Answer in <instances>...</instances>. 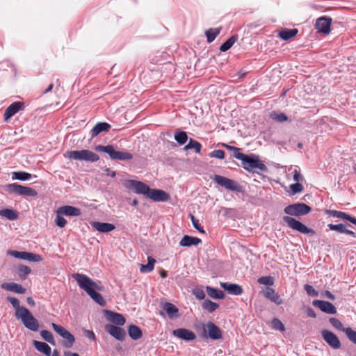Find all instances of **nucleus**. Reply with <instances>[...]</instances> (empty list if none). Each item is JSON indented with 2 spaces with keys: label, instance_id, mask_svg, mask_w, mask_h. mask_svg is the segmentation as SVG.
<instances>
[{
  "label": "nucleus",
  "instance_id": "nucleus-1",
  "mask_svg": "<svg viewBox=\"0 0 356 356\" xmlns=\"http://www.w3.org/2000/svg\"><path fill=\"white\" fill-rule=\"evenodd\" d=\"M72 277L76 281L79 286L84 290L86 293L97 303L101 306L105 305V300L101 294L96 291H102L103 287L97 282L92 280L84 274L74 273Z\"/></svg>",
  "mask_w": 356,
  "mask_h": 356
},
{
  "label": "nucleus",
  "instance_id": "nucleus-2",
  "mask_svg": "<svg viewBox=\"0 0 356 356\" xmlns=\"http://www.w3.org/2000/svg\"><path fill=\"white\" fill-rule=\"evenodd\" d=\"M234 150V156L236 159L241 161L242 166L246 170L250 171L253 169H259L262 172L267 171V167L260 161L257 156H248L240 152V149L235 147H229Z\"/></svg>",
  "mask_w": 356,
  "mask_h": 356
},
{
  "label": "nucleus",
  "instance_id": "nucleus-3",
  "mask_svg": "<svg viewBox=\"0 0 356 356\" xmlns=\"http://www.w3.org/2000/svg\"><path fill=\"white\" fill-rule=\"evenodd\" d=\"M64 156L71 160L87 162H95L99 159L96 153L88 149L68 151L64 154Z\"/></svg>",
  "mask_w": 356,
  "mask_h": 356
},
{
  "label": "nucleus",
  "instance_id": "nucleus-4",
  "mask_svg": "<svg viewBox=\"0 0 356 356\" xmlns=\"http://www.w3.org/2000/svg\"><path fill=\"white\" fill-rule=\"evenodd\" d=\"M95 150L100 152H104L109 155L110 158L113 160H131L133 158L131 154L128 152L117 151L112 145H97L95 147Z\"/></svg>",
  "mask_w": 356,
  "mask_h": 356
},
{
  "label": "nucleus",
  "instance_id": "nucleus-5",
  "mask_svg": "<svg viewBox=\"0 0 356 356\" xmlns=\"http://www.w3.org/2000/svg\"><path fill=\"white\" fill-rule=\"evenodd\" d=\"M16 317L20 319L23 325L31 331H37L39 327L38 320L31 314L28 309H20Z\"/></svg>",
  "mask_w": 356,
  "mask_h": 356
},
{
  "label": "nucleus",
  "instance_id": "nucleus-6",
  "mask_svg": "<svg viewBox=\"0 0 356 356\" xmlns=\"http://www.w3.org/2000/svg\"><path fill=\"white\" fill-rule=\"evenodd\" d=\"M51 326L54 329V330L59 334L62 338H63L65 341L63 342V346L66 348H71L74 341L75 337L72 334H71L68 330L62 327L60 325L52 323Z\"/></svg>",
  "mask_w": 356,
  "mask_h": 356
},
{
  "label": "nucleus",
  "instance_id": "nucleus-7",
  "mask_svg": "<svg viewBox=\"0 0 356 356\" xmlns=\"http://www.w3.org/2000/svg\"><path fill=\"white\" fill-rule=\"evenodd\" d=\"M284 221L288 225V226L298 231L302 234H314V231L312 229L308 228L306 225H305L301 222L297 220L296 219L290 217V216H284L283 217Z\"/></svg>",
  "mask_w": 356,
  "mask_h": 356
},
{
  "label": "nucleus",
  "instance_id": "nucleus-8",
  "mask_svg": "<svg viewBox=\"0 0 356 356\" xmlns=\"http://www.w3.org/2000/svg\"><path fill=\"white\" fill-rule=\"evenodd\" d=\"M124 186L128 189H132L137 194H142L147 197L150 188L145 184L140 181L132 179L127 180L124 182Z\"/></svg>",
  "mask_w": 356,
  "mask_h": 356
},
{
  "label": "nucleus",
  "instance_id": "nucleus-9",
  "mask_svg": "<svg viewBox=\"0 0 356 356\" xmlns=\"http://www.w3.org/2000/svg\"><path fill=\"white\" fill-rule=\"evenodd\" d=\"M310 211V207L304 203L291 204L284 209L286 214L296 216L307 214Z\"/></svg>",
  "mask_w": 356,
  "mask_h": 356
},
{
  "label": "nucleus",
  "instance_id": "nucleus-10",
  "mask_svg": "<svg viewBox=\"0 0 356 356\" xmlns=\"http://www.w3.org/2000/svg\"><path fill=\"white\" fill-rule=\"evenodd\" d=\"M10 192L17 195L33 197L37 195V192L32 188L24 186L18 184H11L8 186Z\"/></svg>",
  "mask_w": 356,
  "mask_h": 356
},
{
  "label": "nucleus",
  "instance_id": "nucleus-11",
  "mask_svg": "<svg viewBox=\"0 0 356 356\" xmlns=\"http://www.w3.org/2000/svg\"><path fill=\"white\" fill-rule=\"evenodd\" d=\"M9 254L15 258L27 260L30 261L38 262L42 260V257L40 254H33L27 252L10 251Z\"/></svg>",
  "mask_w": 356,
  "mask_h": 356
},
{
  "label": "nucleus",
  "instance_id": "nucleus-12",
  "mask_svg": "<svg viewBox=\"0 0 356 356\" xmlns=\"http://www.w3.org/2000/svg\"><path fill=\"white\" fill-rule=\"evenodd\" d=\"M323 339L334 349H339L341 343L336 334L328 330H323L321 332Z\"/></svg>",
  "mask_w": 356,
  "mask_h": 356
},
{
  "label": "nucleus",
  "instance_id": "nucleus-13",
  "mask_svg": "<svg viewBox=\"0 0 356 356\" xmlns=\"http://www.w3.org/2000/svg\"><path fill=\"white\" fill-rule=\"evenodd\" d=\"M213 181L228 190H238V184L234 180L225 177H222L221 175H215L213 177Z\"/></svg>",
  "mask_w": 356,
  "mask_h": 356
},
{
  "label": "nucleus",
  "instance_id": "nucleus-14",
  "mask_svg": "<svg viewBox=\"0 0 356 356\" xmlns=\"http://www.w3.org/2000/svg\"><path fill=\"white\" fill-rule=\"evenodd\" d=\"M105 330L109 334L119 341H124L125 339L126 332L120 327L108 324L106 325Z\"/></svg>",
  "mask_w": 356,
  "mask_h": 356
},
{
  "label": "nucleus",
  "instance_id": "nucleus-15",
  "mask_svg": "<svg viewBox=\"0 0 356 356\" xmlns=\"http://www.w3.org/2000/svg\"><path fill=\"white\" fill-rule=\"evenodd\" d=\"M313 305L319 308L323 312L328 314H335L337 309L331 302L324 300H315L312 302Z\"/></svg>",
  "mask_w": 356,
  "mask_h": 356
},
{
  "label": "nucleus",
  "instance_id": "nucleus-16",
  "mask_svg": "<svg viewBox=\"0 0 356 356\" xmlns=\"http://www.w3.org/2000/svg\"><path fill=\"white\" fill-rule=\"evenodd\" d=\"M155 202H166L170 195L164 191L160 189H149L147 197Z\"/></svg>",
  "mask_w": 356,
  "mask_h": 356
},
{
  "label": "nucleus",
  "instance_id": "nucleus-17",
  "mask_svg": "<svg viewBox=\"0 0 356 356\" xmlns=\"http://www.w3.org/2000/svg\"><path fill=\"white\" fill-rule=\"evenodd\" d=\"M172 334L175 337L188 341H193L196 338L193 332L185 328L176 329L172 331Z\"/></svg>",
  "mask_w": 356,
  "mask_h": 356
},
{
  "label": "nucleus",
  "instance_id": "nucleus-18",
  "mask_svg": "<svg viewBox=\"0 0 356 356\" xmlns=\"http://www.w3.org/2000/svg\"><path fill=\"white\" fill-rule=\"evenodd\" d=\"M24 107V104L20 102H15L11 104L5 111L4 113V118L6 120L10 118L15 113H17L20 110H22Z\"/></svg>",
  "mask_w": 356,
  "mask_h": 356
},
{
  "label": "nucleus",
  "instance_id": "nucleus-19",
  "mask_svg": "<svg viewBox=\"0 0 356 356\" xmlns=\"http://www.w3.org/2000/svg\"><path fill=\"white\" fill-rule=\"evenodd\" d=\"M264 296L266 298L276 305H281L283 301L280 296L275 292V291L270 287H266L264 290Z\"/></svg>",
  "mask_w": 356,
  "mask_h": 356
},
{
  "label": "nucleus",
  "instance_id": "nucleus-20",
  "mask_svg": "<svg viewBox=\"0 0 356 356\" xmlns=\"http://www.w3.org/2000/svg\"><path fill=\"white\" fill-rule=\"evenodd\" d=\"M206 327L208 331L209 337L211 339L216 340L222 338L221 330L213 323L209 321L206 324Z\"/></svg>",
  "mask_w": 356,
  "mask_h": 356
},
{
  "label": "nucleus",
  "instance_id": "nucleus-21",
  "mask_svg": "<svg viewBox=\"0 0 356 356\" xmlns=\"http://www.w3.org/2000/svg\"><path fill=\"white\" fill-rule=\"evenodd\" d=\"M91 226L102 233H108L115 229V225L108 222H93L91 223Z\"/></svg>",
  "mask_w": 356,
  "mask_h": 356
},
{
  "label": "nucleus",
  "instance_id": "nucleus-22",
  "mask_svg": "<svg viewBox=\"0 0 356 356\" xmlns=\"http://www.w3.org/2000/svg\"><path fill=\"white\" fill-rule=\"evenodd\" d=\"M60 213H63L67 216H79L81 214L80 209L72 207V206H63L58 209Z\"/></svg>",
  "mask_w": 356,
  "mask_h": 356
},
{
  "label": "nucleus",
  "instance_id": "nucleus-23",
  "mask_svg": "<svg viewBox=\"0 0 356 356\" xmlns=\"http://www.w3.org/2000/svg\"><path fill=\"white\" fill-rule=\"evenodd\" d=\"M220 286L229 294L241 295L243 293V289L236 284H230L227 282H221Z\"/></svg>",
  "mask_w": 356,
  "mask_h": 356
},
{
  "label": "nucleus",
  "instance_id": "nucleus-24",
  "mask_svg": "<svg viewBox=\"0 0 356 356\" xmlns=\"http://www.w3.org/2000/svg\"><path fill=\"white\" fill-rule=\"evenodd\" d=\"M1 286L6 291H13L19 294H23L26 291V289L23 288L22 285L15 282H4L1 285Z\"/></svg>",
  "mask_w": 356,
  "mask_h": 356
},
{
  "label": "nucleus",
  "instance_id": "nucleus-25",
  "mask_svg": "<svg viewBox=\"0 0 356 356\" xmlns=\"http://www.w3.org/2000/svg\"><path fill=\"white\" fill-rule=\"evenodd\" d=\"M298 33L297 29H282L277 31V35L283 40H289L294 38Z\"/></svg>",
  "mask_w": 356,
  "mask_h": 356
},
{
  "label": "nucleus",
  "instance_id": "nucleus-26",
  "mask_svg": "<svg viewBox=\"0 0 356 356\" xmlns=\"http://www.w3.org/2000/svg\"><path fill=\"white\" fill-rule=\"evenodd\" d=\"M111 125L106 122H98L90 131L91 138H95L100 133L108 131Z\"/></svg>",
  "mask_w": 356,
  "mask_h": 356
},
{
  "label": "nucleus",
  "instance_id": "nucleus-27",
  "mask_svg": "<svg viewBox=\"0 0 356 356\" xmlns=\"http://www.w3.org/2000/svg\"><path fill=\"white\" fill-rule=\"evenodd\" d=\"M106 313L108 320L113 323L120 326L124 325L126 321L122 314L108 311H107Z\"/></svg>",
  "mask_w": 356,
  "mask_h": 356
},
{
  "label": "nucleus",
  "instance_id": "nucleus-28",
  "mask_svg": "<svg viewBox=\"0 0 356 356\" xmlns=\"http://www.w3.org/2000/svg\"><path fill=\"white\" fill-rule=\"evenodd\" d=\"M201 242L202 241L199 238L185 235L180 241L179 245L182 247H190L192 245H197Z\"/></svg>",
  "mask_w": 356,
  "mask_h": 356
},
{
  "label": "nucleus",
  "instance_id": "nucleus-29",
  "mask_svg": "<svg viewBox=\"0 0 356 356\" xmlns=\"http://www.w3.org/2000/svg\"><path fill=\"white\" fill-rule=\"evenodd\" d=\"M33 344L39 352L44 354L46 356L51 355V349L47 343L34 340Z\"/></svg>",
  "mask_w": 356,
  "mask_h": 356
},
{
  "label": "nucleus",
  "instance_id": "nucleus-30",
  "mask_svg": "<svg viewBox=\"0 0 356 356\" xmlns=\"http://www.w3.org/2000/svg\"><path fill=\"white\" fill-rule=\"evenodd\" d=\"M163 309L170 318H174L178 316V309L173 304L167 302L163 305Z\"/></svg>",
  "mask_w": 356,
  "mask_h": 356
},
{
  "label": "nucleus",
  "instance_id": "nucleus-31",
  "mask_svg": "<svg viewBox=\"0 0 356 356\" xmlns=\"http://www.w3.org/2000/svg\"><path fill=\"white\" fill-rule=\"evenodd\" d=\"M206 291L209 296L214 299H223L225 294L222 291L212 288L211 286H206Z\"/></svg>",
  "mask_w": 356,
  "mask_h": 356
},
{
  "label": "nucleus",
  "instance_id": "nucleus-32",
  "mask_svg": "<svg viewBox=\"0 0 356 356\" xmlns=\"http://www.w3.org/2000/svg\"><path fill=\"white\" fill-rule=\"evenodd\" d=\"M156 263V259L153 257L149 256L147 257V264H141L140 267V270L141 273H149L154 270V264Z\"/></svg>",
  "mask_w": 356,
  "mask_h": 356
},
{
  "label": "nucleus",
  "instance_id": "nucleus-33",
  "mask_svg": "<svg viewBox=\"0 0 356 356\" xmlns=\"http://www.w3.org/2000/svg\"><path fill=\"white\" fill-rule=\"evenodd\" d=\"M128 332L129 337L134 339L137 340L142 337L141 330L136 325H131L128 327Z\"/></svg>",
  "mask_w": 356,
  "mask_h": 356
},
{
  "label": "nucleus",
  "instance_id": "nucleus-34",
  "mask_svg": "<svg viewBox=\"0 0 356 356\" xmlns=\"http://www.w3.org/2000/svg\"><path fill=\"white\" fill-rule=\"evenodd\" d=\"M0 216L8 220H13L18 218V213L13 209H4L0 210Z\"/></svg>",
  "mask_w": 356,
  "mask_h": 356
},
{
  "label": "nucleus",
  "instance_id": "nucleus-35",
  "mask_svg": "<svg viewBox=\"0 0 356 356\" xmlns=\"http://www.w3.org/2000/svg\"><path fill=\"white\" fill-rule=\"evenodd\" d=\"M220 28L209 29L205 31V35L208 42H213L216 36L220 32Z\"/></svg>",
  "mask_w": 356,
  "mask_h": 356
},
{
  "label": "nucleus",
  "instance_id": "nucleus-36",
  "mask_svg": "<svg viewBox=\"0 0 356 356\" xmlns=\"http://www.w3.org/2000/svg\"><path fill=\"white\" fill-rule=\"evenodd\" d=\"M201 148L202 145L199 142L190 138L188 143L184 146V149L185 150L194 149L197 153L200 154Z\"/></svg>",
  "mask_w": 356,
  "mask_h": 356
},
{
  "label": "nucleus",
  "instance_id": "nucleus-37",
  "mask_svg": "<svg viewBox=\"0 0 356 356\" xmlns=\"http://www.w3.org/2000/svg\"><path fill=\"white\" fill-rule=\"evenodd\" d=\"M237 40V35L232 36L220 47V50L222 52L227 51L233 46V44L236 42Z\"/></svg>",
  "mask_w": 356,
  "mask_h": 356
},
{
  "label": "nucleus",
  "instance_id": "nucleus-38",
  "mask_svg": "<svg viewBox=\"0 0 356 356\" xmlns=\"http://www.w3.org/2000/svg\"><path fill=\"white\" fill-rule=\"evenodd\" d=\"M270 118L277 122H284L288 120V117L283 113L273 111L270 114Z\"/></svg>",
  "mask_w": 356,
  "mask_h": 356
},
{
  "label": "nucleus",
  "instance_id": "nucleus-39",
  "mask_svg": "<svg viewBox=\"0 0 356 356\" xmlns=\"http://www.w3.org/2000/svg\"><path fill=\"white\" fill-rule=\"evenodd\" d=\"M202 307L204 309L211 313V312H214L218 307V305L216 302H212L210 300H205L203 302Z\"/></svg>",
  "mask_w": 356,
  "mask_h": 356
},
{
  "label": "nucleus",
  "instance_id": "nucleus-40",
  "mask_svg": "<svg viewBox=\"0 0 356 356\" xmlns=\"http://www.w3.org/2000/svg\"><path fill=\"white\" fill-rule=\"evenodd\" d=\"M175 139L179 145H184L188 140V136L185 131H177L175 134Z\"/></svg>",
  "mask_w": 356,
  "mask_h": 356
},
{
  "label": "nucleus",
  "instance_id": "nucleus-41",
  "mask_svg": "<svg viewBox=\"0 0 356 356\" xmlns=\"http://www.w3.org/2000/svg\"><path fill=\"white\" fill-rule=\"evenodd\" d=\"M40 335L44 341H47L50 344H56L54 336L51 332L44 330L40 332Z\"/></svg>",
  "mask_w": 356,
  "mask_h": 356
},
{
  "label": "nucleus",
  "instance_id": "nucleus-42",
  "mask_svg": "<svg viewBox=\"0 0 356 356\" xmlns=\"http://www.w3.org/2000/svg\"><path fill=\"white\" fill-rule=\"evenodd\" d=\"M31 177V175L26 172H14L13 173V179L21 181L29 180Z\"/></svg>",
  "mask_w": 356,
  "mask_h": 356
},
{
  "label": "nucleus",
  "instance_id": "nucleus-43",
  "mask_svg": "<svg viewBox=\"0 0 356 356\" xmlns=\"http://www.w3.org/2000/svg\"><path fill=\"white\" fill-rule=\"evenodd\" d=\"M331 24H315V29L318 33L323 34H328L330 32Z\"/></svg>",
  "mask_w": 356,
  "mask_h": 356
},
{
  "label": "nucleus",
  "instance_id": "nucleus-44",
  "mask_svg": "<svg viewBox=\"0 0 356 356\" xmlns=\"http://www.w3.org/2000/svg\"><path fill=\"white\" fill-rule=\"evenodd\" d=\"M64 216L63 213H59V210L57 209L56 215L55 218V223L59 227H64L67 224V220L63 218Z\"/></svg>",
  "mask_w": 356,
  "mask_h": 356
},
{
  "label": "nucleus",
  "instance_id": "nucleus-45",
  "mask_svg": "<svg viewBox=\"0 0 356 356\" xmlns=\"http://www.w3.org/2000/svg\"><path fill=\"white\" fill-rule=\"evenodd\" d=\"M327 212L332 217L340 218L342 219L347 220L348 221H349V219L350 218V215H348L344 212H342V211H335V210H330Z\"/></svg>",
  "mask_w": 356,
  "mask_h": 356
},
{
  "label": "nucleus",
  "instance_id": "nucleus-46",
  "mask_svg": "<svg viewBox=\"0 0 356 356\" xmlns=\"http://www.w3.org/2000/svg\"><path fill=\"white\" fill-rule=\"evenodd\" d=\"M7 300L11 303V305L13 306V307L15 309V316L17 317V315H18V312L20 310V309H26L25 307H20L19 306V301L18 300L17 298H15V297H8L7 298Z\"/></svg>",
  "mask_w": 356,
  "mask_h": 356
},
{
  "label": "nucleus",
  "instance_id": "nucleus-47",
  "mask_svg": "<svg viewBox=\"0 0 356 356\" xmlns=\"http://www.w3.org/2000/svg\"><path fill=\"white\" fill-rule=\"evenodd\" d=\"M289 171H291L293 174V180L294 181L301 182L304 180L303 176L300 174L297 167L290 168Z\"/></svg>",
  "mask_w": 356,
  "mask_h": 356
},
{
  "label": "nucleus",
  "instance_id": "nucleus-48",
  "mask_svg": "<svg viewBox=\"0 0 356 356\" xmlns=\"http://www.w3.org/2000/svg\"><path fill=\"white\" fill-rule=\"evenodd\" d=\"M271 327H273V329L280 330L281 332H284L285 330V327L284 324L282 323L280 320L276 318L272 320Z\"/></svg>",
  "mask_w": 356,
  "mask_h": 356
},
{
  "label": "nucleus",
  "instance_id": "nucleus-49",
  "mask_svg": "<svg viewBox=\"0 0 356 356\" xmlns=\"http://www.w3.org/2000/svg\"><path fill=\"white\" fill-rule=\"evenodd\" d=\"M258 283L266 286H271L274 284V280L270 276L261 277L257 280Z\"/></svg>",
  "mask_w": 356,
  "mask_h": 356
},
{
  "label": "nucleus",
  "instance_id": "nucleus-50",
  "mask_svg": "<svg viewBox=\"0 0 356 356\" xmlns=\"http://www.w3.org/2000/svg\"><path fill=\"white\" fill-rule=\"evenodd\" d=\"M330 322L332 325L333 327H334L335 328H337L339 330H341L345 332V330H346V328H344L343 325H342V323L340 322L339 320H338L336 318H330Z\"/></svg>",
  "mask_w": 356,
  "mask_h": 356
},
{
  "label": "nucleus",
  "instance_id": "nucleus-51",
  "mask_svg": "<svg viewBox=\"0 0 356 356\" xmlns=\"http://www.w3.org/2000/svg\"><path fill=\"white\" fill-rule=\"evenodd\" d=\"M192 293L198 300H203L205 297L204 291L198 287L194 288L192 290Z\"/></svg>",
  "mask_w": 356,
  "mask_h": 356
},
{
  "label": "nucleus",
  "instance_id": "nucleus-52",
  "mask_svg": "<svg viewBox=\"0 0 356 356\" xmlns=\"http://www.w3.org/2000/svg\"><path fill=\"white\" fill-rule=\"evenodd\" d=\"M290 189L292 194L295 195L302 191L303 186L300 182H296L290 186Z\"/></svg>",
  "mask_w": 356,
  "mask_h": 356
},
{
  "label": "nucleus",
  "instance_id": "nucleus-53",
  "mask_svg": "<svg viewBox=\"0 0 356 356\" xmlns=\"http://www.w3.org/2000/svg\"><path fill=\"white\" fill-rule=\"evenodd\" d=\"M345 333L349 340L356 344V332L352 330L350 327H347L345 330Z\"/></svg>",
  "mask_w": 356,
  "mask_h": 356
},
{
  "label": "nucleus",
  "instance_id": "nucleus-54",
  "mask_svg": "<svg viewBox=\"0 0 356 356\" xmlns=\"http://www.w3.org/2000/svg\"><path fill=\"white\" fill-rule=\"evenodd\" d=\"M329 229L330 230L336 231L339 233H343L346 226L343 224H338V225H333V224H329L327 225Z\"/></svg>",
  "mask_w": 356,
  "mask_h": 356
},
{
  "label": "nucleus",
  "instance_id": "nucleus-55",
  "mask_svg": "<svg viewBox=\"0 0 356 356\" xmlns=\"http://www.w3.org/2000/svg\"><path fill=\"white\" fill-rule=\"evenodd\" d=\"M190 218L192 221L193 227L201 233H204V230L200 225L198 220L195 219L193 214H190Z\"/></svg>",
  "mask_w": 356,
  "mask_h": 356
},
{
  "label": "nucleus",
  "instance_id": "nucleus-56",
  "mask_svg": "<svg viewBox=\"0 0 356 356\" xmlns=\"http://www.w3.org/2000/svg\"><path fill=\"white\" fill-rule=\"evenodd\" d=\"M305 290L309 296L316 297L318 296V292L309 284H305L304 286Z\"/></svg>",
  "mask_w": 356,
  "mask_h": 356
},
{
  "label": "nucleus",
  "instance_id": "nucleus-57",
  "mask_svg": "<svg viewBox=\"0 0 356 356\" xmlns=\"http://www.w3.org/2000/svg\"><path fill=\"white\" fill-rule=\"evenodd\" d=\"M210 156L223 159L225 158V152L221 149L214 150L210 153Z\"/></svg>",
  "mask_w": 356,
  "mask_h": 356
},
{
  "label": "nucleus",
  "instance_id": "nucleus-58",
  "mask_svg": "<svg viewBox=\"0 0 356 356\" xmlns=\"http://www.w3.org/2000/svg\"><path fill=\"white\" fill-rule=\"evenodd\" d=\"M19 272L21 275H27L31 273V268L26 266H20L19 267Z\"/></svg>",
  "mask_w": 356,
  "mask_h": 356
},
{
  "label": "nucleus",
  "instance_id": "nucleus-59",
  "mask_svg": "<svg viewBox=\"0 0 356 356\" xmlns=\"http://www.w3.org/2000/svg\"><path fill=\"white\" fill-rule=\"evenodd\" d=\"M305 312H306L307 316H309V317L314 318L316 317L314 310L309 307H308L305 309Z\"/></svg>",
  "mask_w": 356,
  "mask_h": 356
},
{
  "label": "nucleus",
  "instance_id": "nucleus-60",
  "mask_svg": "<svg viewBox=\"0 0 356 356\" xmlns=\"http://www.w3.org/2000/svg\"><path fill=\"white\" fill-rule=\"evenodd\" d=\"M83 332L88 338H89L90 339H91L92 341L95 340L96 337H95V333L92 331L88 330H84Z\"/></svg>",
  "mask_w": 356,
  "mask_h": 356
},
{
  "label": "nucleus",
  "instance_id": "nucleus-61",
  "mask_svg": "<svg viewBox=\"0 0 356 356\" xmlns=\"http://www.w3.org/2000/svg\"><path fill=\"white\" fill-rule=\"evenodd\" d=\"M322 21H323L324 22L329 23L332 22V19L328 16H322L318 17L316 19V22H321Z\"/></svg>",
  "mask_w": 356,
  "mask_h": 356
},
{
  "label": "nucleus",
  "instance_id": "nucleus-62",
  "mask_svg": "<svg viewBox=\"0 0 356 356\" xmlns=\"http://www.w3.org/2000/svg\"><path fill=\"white\" fill-rule=\"evenodd\" d=\"M104 172L107 176H110L111 177H115L116 174L115 171L111 170L109 168H105Z\"/></svg>",
  "mask_w": 356,
  "mask_h": 356
},
{
  "label": "nucleus",
  "instance_id": "nucleus-63",
  "mask_svg": "<svg viewBox=\"0 0 356 356\" xmlns=\"http://www.w3.org/2000/svg\"><path fill=\"white\" fill-rule=\"evenodd\" d=\"M325 294L326 297L331 300H334L335 299L334 296L332 295L329 291H325Z\"/></svg>",
  "mask_w": 356,
  "mask_h": 356
},
{
  "label": "nucleus",
  "instance_id": "nucleus-64",
  "mask_svg": "<svg viewBox=\"0 0 356 356\" xmlns=\"http://www.w3.org/2000/svg\"><path fill=\"white\" fill-rule=\"evenodd\" d=\"M64 356H79L78 353L66 351L64 353Z\"/></svg>",
  "mask_w": 356,
  "mask_h": 356
}]
</instances>
